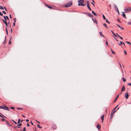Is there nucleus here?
Listing matches in <instances>:
<instances>
[{"instance_id": "69168bd1", "label": "nucleus", "mask_w": 131, "mask_h": 131, "mask_svg": "<svg viewBox=\"0 0 131 131\" xmlns=\"http://www.w3.org/2000/svg\"><path fill=\"white\" fill-rule=\"evenodd\" d=\"M119 65H120V67L121 68V64L120 63H119Z\"/></svg>"}, {"instance_id": "5fc2aeb1", "label": "nucleus", "mask_w": 131, "mask_h": 131, "mask_svg": "<svg viewBox=\"0 0 131 131\" xmlns=\"http://www.w3.org/2000/svg\"><path fill=\"white\" fill-rule=\"evenodd\" d=\"M105 43H106V45H108V42H107V41H106Z\"/></svg>"}, {"instance_id": "cd10ccee", "label": "nucleus", "mask_w": 131, "mask_h": 131, "mask_svg": "<svg viewBox=\"0 0 131 131\" xmlns=\"http://www.w3.org/2000/svg\"><path fill=\"white\" fill-rule=\"evenodd\" d=\"M102 17H103V19H104V20H105V19H106L105 16H104V15H103Z\"/></svg>"}, {"instance_id": "39448f33", "label": "nucleus", "mask_w": 131, "mask_h": 131, "mask_svg": "<svg viewBox=\"0 0 131 131\" xmlns=\"http://www.w3.org/2000/svg\"><path fill=\"white\" fill-rule=\"evenodd\" d=\"M114 8H115V10L116 11V12H117L118 14L119 15L120 14L119 12L117 6L115 4H114Z\"/></svg>"}, {"instance_id": "9b49d317", "label": "nucleus", "mask_w": 131, "mask_h": 131, "mask_svg": "<svg viewBox=\"0 0 131 131\" xmlns=\"http://www.w3.org/2000/svg\"><path fill=\"white\" fill-rule=\"evenodd\" d=\"M96 127L99 130L101 128V126L99 124H97V125Z\"/></svg>"}, {"instance_id": "338daca9", "label": "nucleus", "mask_w": 131, "mask_h": 131, "mask_svg": "<svg viewBox=\"0 0 131 131\" xmlns=\"http://www.w3.org/2000/svg\"><path fill=\"white\" fill-rule=\"evenodd\" d=\"M117 21H118V22H120V21L119 20V19H118V20H117Z\"/></svg>"}, {"instance_id": "f257e3e1", "label": "nucleus", "mask_w": 131, "mask_h": 131, "mask_svg": "<svg viewBox=\"0 0 131 131\" xmlns=\"http://www.w3.org/2000/svg\"><path fill=\"white\" fill-rule=\"evenodd\" d=\"M84 0H79L78 1V3H79L78 5L79 6H85L86 4H84L83 3L84 2Z\"/></svg>"}, {"instance_id": "4be33fe9", "label": "nucleus", "mask_w": 131, "mask_h": 131, "mask_svg": "<svg viewBox=\"0 0 131 131\" xmlns=\"http://www.w3.org/2000/svg\"><path fill=\"white\" fill-rule=\"evenodd\" d=\"M111 32L115 37H117V36L116 34L114 32H113L112 30L111 31Z\"/></svg>"}, {"instance_id": "6e6d98bb", "label": "nucleus", "mask_w": 131, "mask_h": 131, "mask_svg": "<svg viewBox=\"0 0 131 131\" xmlns=\"http://www.w3.org/2000/svg\"><path fill=\"white\" fill-rule=\"evenodd\" d=\"M14 22H16V18H15L14 20Z\"/></svg>"}, {"instance_id": "bf43d9fd", "label": "nucleus", "mask_w": 131, "mask_h": 131, "mask_svg": "<svg viewBox=\"0 0 131 131\" xmlns=\"http://www.w3.org/2000/svg\"><path fill=\"white\" fill-rule=\"evenodd\" d=\"M9 17L10 18H12V16H11V15L10 14H9Z\"/></svg>"}, {"instance_id": "864d4df0", "label": "nucleus", "mask_w": 131, "mask_h": 131, "mask_svg": "<svg viewBox=\"0 0 131 131\" xmlns=\"http://www.w3.org/2000/svg\"><path fill=\"white\" fill-rule=\"evenodd\" d=\"M91 3L94 6H95V5L92 3V2H91Z\"/></svg>"}, {"instance_id": "37998d69", "label": "nucleus", "mask_w": 131, "mask_h": 131, "mask_svg": "<svg viewBox=\"0 0 131 131\" xmlns=\"http://www.w3.org/2000/svg\"><path fill=\"white\" fill-rule=\"evenodd\" d=\"M10 108L11 109H12V110H14V108H14V107H10Z\"/></svg>"}, {"instance_id": "2eb2a0df", "label": "nucleus", "mask_w": 131, "mask_h": 131, "mask_svg": "<svg viewBox=\"0 0 131 131\" xmlns=\"http://www.w3.org/2000/svg\"><path fill=\"white\" fill-rule=\"evenodd\" d=\"M104 116V115H102L101 117V119H102V122L103 121Z\"/></svg>"}, {"instance_id": "423d86ee", "label": "nucleus", "mask_w": 131, "mask_h": 131, "mask_svg": "<svg viewBox=\"0 0 131 131\" xmlns=\"http://www.w3.org/2000/svg\"><path fill=\"white\" fill-rule=\"evenodd\" d=\"M84 13L85 14H87L89 16H90L91 17H92L93 16L91 13H89L88 12Z\"/></svg>"}, {"instance_id": "0eeeda50", "label": "nucleus", "mask_w": 131, "mask_h": 131, "mask_svg": "<svg viewBox=\"0 0 131 131\" xmlns=\"http://www.w3.org/2000/svg\"><path fill=\"white\" fill-rule=\"evenodd\" d=\"M125 96L126 99H128L129 97V94L128 93H126L125 94Z\"/></svg>"}, {"instance_id": "f03ea898", "label": "nucleus", "mask_w": 131, "mask_h": 131, "mask_svg": "<svg viewBox=\"0 0 131 131\" xmlns=\"http://www.w3.org/2000/svg\"><path fill=\"white\" fill-rule=\"evenodd\" d=\"M72 4V1H70L69 3L66 4L64 5V7H67L70 6Z\"/></svg>"}, {"instance_id": "a19ab883", "label": "nucleus", "mask_w": 131, "mask_h": 131, "mask_svg": "<svg viewBox=\"0 0 131 131\" xmlns=\"http://www.w3.org/2000/svg\"><path fill=\"white\" fill-rule=\"evenodd\" d=\"M2 12L4 14H6V13L5 11H3Z\"/></svg>"}, {"instance_id": "393cba45", "label": "nucleus", "mask_w": 131, "mask_h": 131, "mask_svg": "<svg viewBox=\"0 0 131 131\" xmlns=\"http://www.w3.org/2000/svg\"><path fill=\"white\" fill-rule=\"evenodd\" d=\"M87 7H88V9H89V10H91V8H90V6H89V5H88V6H87Z\"/></svg>"}, {"instance_id": "79ce46f5", "label": "nucleus", "mask_w": 131, "mask_h": 131, "mask_svg": "<svg viewBox=\"0 0 131 131\" xmlns=\"http://www.w3.org/2000/svg\"><path fill=\"white\" fill-rule=\"evenodd\" d=\"M26 130V128L25 127L23 128V131H25Z\"/></svg>"}, {"instance_id": "c9c22d12", "label": "nucleus", "mask_w": 131, "mask_h": 131, "mask_svg": "<svg viewBox=\"0 0 131 131\" xmlns=\"http://www.w3.org/2000/svg\"><path fill=\"white\" fill-rule=\"evenodd\" d=\"M126 42L128 44L131 45V43L128 41H126Z\"/></svg>"}, {"instance_id": "20e7f679", "label": "nucleus", "mask_w": 131, "mask_h": 131, "mask_svg": "<svg viewBox=\"0 0 131 131\" xmlns=\"http://www.w3.org/2000/svg\"><path fill=\"white\" fill-rule=\"evenodd\" d=\"M124 11L125 12H129L131 11V7H128L124 9Z\"/></svg>"}, {"instance_id": "b1692460", "label": "nucleus", "mask_w": 131, "mask_h": 131, "mask_svg": "<svg viewBox=\"0 0 131 131\" xmlns=\"http://www.w3.org/2000/svg\"><path fill=\"white\" fill-rule=\"evenodd\" d=\"M1 115H0V117H4L5 118H6V117L4 116V115H3V114H0Z\"/></svg>"}, {"instance_id": "412c9836", "label": "nucleus", "mask_w": 131, "mask_h": 131, "mask_svg": "<svg viewBox=\"0 0 131 131\" xmlns=\"http://www.w3.org/2000/svg\"><path fill=\"white\" fill-rule=\"evenodd\" d=\"M125 87L123 86L122 87V88L121 89V90L122 91H125Z\"/></svg>"}, {"instance_id": "a878e982", "label": "nucleus", "mask_w": 131, "mask_h": 131, "mask_svg": "<svg viewBox=\"0 0 131 131\" xmlns=\"http://www.w3.org/2000/svg\"><path fill=\"white\" fill-rule=\"evenodd\" d=\"M106 23H107L108 24H110V22L108 21L107 19H106Z\"/></svg>"}, {"instance_id": "bb28decb", "label": "nucleus", "mask_w": 131, "mask_h": 131, "mask_svg": "<svg viewBox=\"0 0 131 131\" xmlns=\"http://www.w3.org/2000/svg\"><path fill=\"white\" fill-rule=\"evenodd\" d=\"M20 119H18V121L17 122L18 124H19V123L20 122Z\"/></svg>"}, {"instance_id": "2f4dec72", "label": "nucleus", "mask_w": 131, "mask_h": 131, "mask_svg": "<svg viewBox=\"0 0 131 131\" xmlns=\"http://www.w3.org/2000/svg\"><path fill=\"white\" fill-rule=\"evenodd\" d=\"M87 6H88V5H89V2L88 1H87Z\"/></svg>"}, {"instance_id": "ea45409f", "label": "nucleus", "mask_w": 131, "mask_h": 131, "mask_svg": "<svg viewBox=\"0 0 131 131\" xmlns=\"http://www.w3.org/2000/svg\"><path fill=\"white\" fill-rule=\"evenodd\" d=\"M111 51L112 52V53L113 54H115V53L113 51V50H112V49H111Z\"/></svg>"}, {"instance_id": "f704fd0d", "label": "nucleus", "mask_w": 131, "mask_h": 131, "mask_svg": "<svg viewBox=\"0 0 131 131\" xmlns=\"http://www.w3.org/2000/svg\"><path fill=\"white\" fill-rule=\"evenodd\" d=\"M6 123L8 125L10 126V125L9 124V122H6Z\"/></svg>"}, {"instance_id": "f8f14e48", "label": "nucleus", "mask_w": 131, "mask_h": 131, "mask_svg": "<svg viewBox=\"0 0 131 131\" xmlns=\"http://www.w3.org/2000/svg\"><path fill=\"white\" fill-rule=\"evenodd\" d=\"M120 43H118V45H122L123 44V45H125V44L123 42H122V41H120Z\"/></svg>"}, {"instance_id": "4468645a", "label": "nucleus", "mask_w": 131, "mask_h": 131, "mask_svg": "<svg viewBox=\"0 0 131 131\" xmlns=\"http://www.w3.org/2000/svg\"><path fill=\"white\" fill-rule=\"evenodd\" d=\"M92 13L94 15L96 16H97V14L95 13L93 11H92Z\"/></svg>"}, {"instance_id": "473e14b6", "label": "nucleus", "mask_w": 131, "mask_h": 131, "mask_svg": "<svg viewBox=\"0 0 131 131\" xmlns=\"http://www.w3.org/2000/svg\"><path fill=\"white\" fill-rule=\"evenodd\" d=\"M37 127H38L39 128H41V127L40 126L39 124H37Z\"/></svg>"}, {"instance_id": "de8ad7c7", "label": "nucleus", "mask_w": 131, "mask_h": 131, "mask_svg": "<svg viewBox=\"0 0 131 131\" xmlns=\"http://www.w3.org/2000/svg\"><path fill=\"white\" fill-rule=\"evenodd\" d=\"M6 36H5V40L4 41V42H5V41H6Z\"/></svg>"}, {"instance_id": "5701e85b", "label": "nucleus", "mask_w": 131, "mask_h": 131, "mask_svg": "<svg viewBox=\"0 0 131 131\" xmlns=\"http://www.w3.org/2000/svg\"><path fill=\"white\" fill-rule=\"evenodd\" d=\"M47 7L50 9H51L53 8V7H51L50 6H49L48 5H47Z\"/></svg>"}, {"instance_id": "6e6552de", "label": "nucleus", "mask_w": 131, "mask_h": 131, "mask_svg": "<svg viewBox=\"0 0 131 131\" xmlns=\"http://www.w3.org/2000/svg\"><path fill=\"white\" fill-rule=\"evenodd\" d=\"M3 17L6 21L7 20V19L8 20H9V19L8 18V17L7 16H4Z\"/></svg>"}, {"instance_id": "4c0bfd02", "label": "nucleus", "mask_w": 131, "mask_h": 131, "mask_svg": "<svg viewBox=\"0 0 131 131\" xmlns=\"http://www.w3.org/2000/svg\"><path fill=\"white\" fill-rule=\"evenodd\" d=\"M54 125V127H53V129H56V128L57 127H56V125Z\"/></svg>"}, {"instance_id": "680f3d73", "label": "nucleus", "mask_w": 131, "mask_h": 131, "mask_svg": "<svg viewBox=\"0 0 131 131\" xmlns=\"http://www.w3.org/2000/svg\"><path fill=\"white\" fill-rule=\"evenodd\" d=\"M15 22H14L13 23V25H14V26H15Z\"/></svg>"}, {"instance_id": "e2e57ef3", "label": "nucleus", "mask_w": 131, "mask_h": 131, "mask_svg": "<svg viewBox=\"0 0 131 131\" xmlns=\"http://www.w3.org/2000/svg\"><path fill=\"white\" fill-rule=\"evenodd\" d=\"M4 9L5 10H6V11H7V9H6V7H4Z\"/></svg>"}, {"instance_id": "49530a36", "label": "nucleus", "mask_w": 131, "mask_h": 131, "mask_svg": "<svg viewBox=\"0 0 131 131\" xmlns=\"http://www.w3.org/2000/svg\"><path fill=\"white\" fill-rule=\"evenodd\" d=\"M17 109L18 110L23 109L22 108H20V107H18L17 108Z\"/></svg>"}, {"instance_id": "ddd939ff", "label": "nucleus", "mask_w": 131, "mask_h": 131, "mask_svg": "<svg viewBox=\"0 0 131 131\" xmlns=\"http://www.w3.org/2000/svg\"><path fill=\"white\" fill-rule=\"evenodd\" d=\"M122 13H123L122 15L124 17L126 18V15H125V14L124 12H122Z\"/></svg>"}, {"instance_id": "9d476101", "label": "nucleus", "mask_w": 131, "mask_h": 131, "mask_svg": "<svg viewBox=\"0 0 131 131\" xmlns=\"http://www.w3.org/2000/svg\"><path fill=\"white\" fill-rule=\"evenodd\" d=\"M2 20L4 22V24H5L6 25V26H7V22L5 20H4L3 19H2Z\"/></svg>"}, {"instance_id": "72a5a7b5", "label": "nucleus", "mask_w": 131, "mask_h": 131, "mask_svg": "<svg viewBox=\"0 0 131 131\" xmlns=\"http://www.w3.org/2000/svg\"><path fill=\"white\" fill-rule=\"evenodd\" d=\"M11 38H12V37H11V38H10V40H9V45L11 43V42L10 41V39H11Z\"/></svg>"}, {"instance_id": "dca6fc26", "label": "nucleus", "mask_w": 131, "mask_h": 131, "mask_svg": "<svg viewBox=\"0 0 131 131\" xmlns=\"http://www.w3.org/2000/svg\"><path fill=\"white\" fill-rule=\"evenodd\" d=\"M114 114L113 113H111L110 116V117L111 118H112L113 117Z\"/></svg>"}, {"instance_id": "1a4fd4ad", "label": "nucleus", "mask_w": 131, "mask_h": 131, "mask_svg": "<svg viewBox=\"0 0 131 131\" xmlns=\"http://www.w3.org/2000/svg\"><path fill=\"white\" fill-rule=\"evenodd\" d=\"M92 20L93 21L94 23H96V24L97 23V21L96 20V19H94L93 18V17H92Z\"/></svg>"}, {"instance_id": "8fccbe9b", "label": "nucleus", "mask_w": 131, "mask_h": 131, "mask_svg": "<svg viewBox=\"0 0 131 131\" xmlns=\"http://www.w3.org/2000/svg\"><path fill=\"white\" fill-rule=\"evenodd\" d=\"M30 122H31V124L32 125H34L33 123V122L31 121H30Z\"/></svg>"}, {"instance_id": "c03bdc74", "label": "nucleus", "mask_w": 131, "mask_h": 131, "mask_svg": "<svg viewBox=\"0 0 131 131\" xmlns=\"http://www.w3.org/2000/svg\"><path fill=\"white\" fill-rule=\"evenodd\" d=\"M127 24L128 25H131V22L128 23Z\"/></svg>"}, {"instance_id": "3c124183", "label": "nucleus", "mask_w": 131, "mask_h": 131, "mask_svg": "<svg viewBox=\"0 0 131 131\" xmlns=\"http://www.w3.org/2000/svg\"><path fill=\"white\" fill-rule=\"evenodd\" d=\"M124 53L125 54H127V52H126V51H125V50H124Z\"/></svg>"}, {"instance_id": "e433bc0d", "label": "nucleus", "mask_w": 131, "mask_h": 131, "mask_svg": "<svg viewBox=\"0 0 131 131\" xmlns=\"http://www.w3.org/2000/svg\"><path fill=\"white\" fill-rule=\"evenodd\" d=\"M12 121H13L14 123L15 124H17V123L15 122L14 121V120H13V119H12Z\"/></svg>"}, {"instance_id": "13d9d810", "label": "nucleus", "mask_w": 131, "mask_h": 131, "mask_svg": "<svg viewBox=\"0 0 131 131\" xmlns=\"http://www.w3.org/2000/svg\"><path fill=\"white\" fill-rule=\"evenodd\" d=\"M27 125L28 127H29V125L28 123H27Z\"/></svg>"}, {"instance_id": "09e8293b", "label": "nucleus", "mask_w": 131, "mask_h": 131, "mask_svg": "<svg viewBox=\"0 0 131 131\" xmlns=\"http://www.w3.org/2000/svg\"><path fill=\"white\" fill-rule=\"evenodd\" d=\"M2 121H4L5 120V119H4V118H2Z\"/></svg>"}, {"instance_id": "7c9ffc66", "label": "nucleus", "mask_w": 131, "mask_h": 131, "mask_svg": "<svg viewBox=\"0 0 131 131\" xmlns=\"http://www.w3.org/2000/svg\"><path fill=\"white\" fill-rule=\"evenodd\" d=\"M0 9H4V8L1 6H0Z\"/></svg>"}, {"instance_id": "a211bd4d", "label": "nucleus", "mask_w": 131, "mask_h": 131, "mask_svg": "<svg viewBox=\"0 0 131 131\" xmlns=\"http://www.w3.org/2000/svg\"><path fill=\"white\" fill-rule=\"evenodd\" d=\"M116 25L118 26V27H119L121 29H124V28H121V27L118 24H117Z\"/></svg>"}, {"instance_id": "603ef678", "label": "nucleus", "mask_w": 131, "mask_h": 131, "mask_svg": "<svg viewBox=\"0 0 131 131\" xmlns=\"http://www.w3.org/2000/svg\"><path fill=\"white\" fill-rule=\"evenodd\" d=\"M6 34H8V32L7 30V28H6Z\"/></svg>"}, {"instance_id": "0e129e2a", "label": "nucleus", "mask_w": 131, "mask_h": 131, "mask_svg": "<svg viewBox=\"0 0 131 131\" xmlns=\"http://www.w3.org/2000/svg\"><path fill=\"white\" fill-rule=\"evenodd\" d=\"M128 84L129 86H131V83H128Z\"/></svg>"}, {"instance_id": "7ed1b4c3", "label": "nucleus", "mask_w": 131, "mask_h": 131, "mask_svg": "<svg viewBox=\"0 0 131 131\" xmlns=\"http://www.w3.org/2000/svg\"><path fill=\"white\" fill-rule=\"evenodd\" d=\"M0 108H2L8 111H9V108L7 106H0Z\"/></svg>"}, {"instance_id": "f3484780", "label": "nucleus", "mask_w": 131, "mask_h": 131, "mask_svg": "<svg viewBox=\"0 0 131 131\" xmlns=\"http://www.w3.org/2000/svg\"><path fill=\"white\" fill-rule=\"evenodd\" d=\"M116 111V110H115L113 109V110L112 111L111 113H113L114 114V113H115Z\"/></svg>"}, {"instance_id": "a18cd8bd", "label": "nucleus", "mask_w": 131, "mask_h": 131, "mask_svg": "<svg viewBox=\"0 0 131 131\" xmlns=\"http://www.w3.org/2000/svg\"><path fill=\"white\" fill-rule=\"evenodd\" d=\"M0 15L1 16H3V14L1 12H0Z\"/></svg>"}, {"instance_id": "4d7b16f0", "label": "nucleus", "mask_w": 131, "mask_h": 131, "mask_svg": "<svg viewBox=\"0 0 131 131\" xmlns=\"http://www.w3.org/2000/svg\"><path fill=\"white\" fill-rule=\"evenodd\" d=\"M26 121L27 122H28L29 121V120L28 119H26Z\"/></svg>"}, {"instance_id": "58836bf2", "label": "nucleus", "mask_w": 131, "mask_h": 131, "mask_svg": "<svg viewBox=\"0 0 131 131\" xmlns=\"http://www.w3.org/2000/svg\"><path fill=\"white\" fill-rule=\"evenodd\" d=\"M21 125H22L21 123H19V124H18L17 125L18 126H21Z\"/></svg>"}, {"instance_id": "6ab92c4d", "label": "nucleus", "mask_w": 131, "mask_h": 131, "mask_svg": "<svg viewBox=\"0 0 131 131\" xmlns=\"http://www.w3.org/2000/svg\"><path fill=\"white\" fill-rule=\"evenodd\" d=\"M103 25L106 28H107L108 27L107 26V25L105 23H103Z\"/></svg>"}, {"instance_id": "c85d7f7f", "label": "nucleus", "mask_w": 131, "mask_h": 131, "mask_svg": "<svg viewBox=\"0 0 131 131\" xmlns=\"http://www.w3.org/2000/svg\"><path fill=\"white\" fill-rule=\"evenodd\" d=\"M118 96L119 95H118V96L116 97V98L115 99V100H114V102H115L116 101V100L117 99V98H118Z\"/></svg>"}, {"instance_id": "c756f323", "label": "nucleus", "mask_w": 131, "mask_h": 131, "mask_svg": "<svg viewBox=\"0 0 131 131\" xmlns=\"http://www.w3.org/2000/svg\"><path fill=\"white\" fill-rule=\"evenodd\" d=\"M122 79H123V81L124 82H125L126 81V80H125V78L123 77L122 78Z\"/></svg>"}, {"instance_id": "052dcab7", "label": "nucleus", "mask_w": 131, "mask_h": 131, "mask_svg": "<svg viewBox=\"0 0 131 131\" xmlns=\"http://www.w3.org/2000/svg\"><path fill=\"white\" fill-rule=\"evenodd\" d=\"M118 106V105L117 106L115 107L113 109L114 110H115L117 108V106Z\"/></svg>"}, {"instance_id": "774afa93", "label": "nucleus", "mask_w": 131, "mask_h": 131, "mask_svg": "<svg viewBox=\"0 0 131 131\" xmlns=\"http://www.w3.org/2000/svg\"><path fill=\"white\" fill-rule=\"evenodd\" d=\"M22 116L24 117H25V116L24 115H22Z\"/></svg>"}, {"instance_id": "aec40b11", "label": "nucleus", "mask_w": 131, "mask_h": 131, "mask_svg": "<svg viewBox=\"0 0 131 131\" xmlns=\"http://www.w3.org/2000/svg\"><path fill=\"white\" fill-rule=\"evenodd\" d=\"M100 35L102 37H104L102 33L101 32H99Z\"/></svg>"}]
</instances>
